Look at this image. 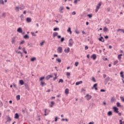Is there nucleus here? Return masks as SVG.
Returning a JSON list of instances; mask_svg holds the SVG:
<instances>
[{
  "instance_id": "nucleus-1",
  "label": "nucleus",
  "mask_w": 124,
  "mask_h": 124,
  "mask_svg": "<svg viewBox=\"0 0 124 124\" xmlns=\"http://www.w3.org/2000/svg\"><path fill=\"white\" fill-rule=\"evenodd\" d=\"M74 43V42L73 41V40L72 39H70L69 40V44L68 45L70 47H72V46H73V44Z\"/></svg>"
},
{
  "instance_id": "nucleus-2",
  "label": "nucleus",
  "mask_w": 124,
  "mask_h": 124,
  "mask_svg": "<svg viewBox=\"0 0 124 124\" xmlns=\"http://www.w3.org/2000/svg\"><path fill=\"white\" fill-rule=\"evenodd\" d=\"M16 38H17L16 37H14L11 39V43L12 44H15V42H16Z\"/></svg>"
},
{
  "instance_id": "nucleus-3",
  "label": "nucleus",
  "mask_w": 124,
  "mask_h": 124,
  "mask_svg": "<svg viewBox=\"0 0 124 124\" xmlns=\"http://www.w3.org/2000/svg\"><path fill=\"white\" fill-rule=\"evenodd\" d=\"M110 80V77H108L106 78H105V84L106 85L108 83V81Z\"/></svg>"
},
{
  "instance_id": "nucleus-4",
  "label": "nucleus",
  "mask_w": 124,
  "mask_h": 124,
  "mask_svg": "<svg viewBox=\"0 0 124 124\" xmlns=\"http://www.w3.org/2000/svg\"><path fill=\"white\" fill-rule=\"evenodd\" d=\"M97 87V83L94 84L93 86V87L92 88V90H93V89H95V91H97L98 89Z\"/></svg>"
},
{
  "instance_id": "nucleus-5",
  "label": "nucleus",
  "mask_w": 124,
  "mask_h": 124,
  "mask_svg": "<svg viewBox=\"0 0 124 124\" xmlns=\"http://www.w3.org/2000/svg\"><path fill=\"white\" fill-rule=\"evenodd\" d=\"M113 109L114 112H115V113H119V108H117L116 107H114L113 108Z\"/></svg>"
},
{
  "instance_id": "nucleus-6",
  "label": "nucleus",
  "mask_w": 124,
  "mask_h": 124,
  "mask_svg": "<svg viewBox=\"0 0 124 124\" xmlns=\"http://www.w3.org/2000/svg\"><path fill=\"white\" fill-rule=\"evenodd\" d=\"M85 97H87V100H90L92 98V96L89 94H87Z\"/></svg>"
},
{
  "instance_id": "nucleus-7",
  "label": "nucleus",
  "mask_w": 124,
  "mask_h": 124,
  "mask_svg": "<svg viewBox=\"0 0 124 124\" xmlns=\"http://www.w3.org/2000/svg\"><path fill=\"white\" fill-rule=\"evenodd\" d=\"M58 53H62V47H59L58 48Z\"/></svg>"
},
{
  "instance_id": "nucleus-8",
  "label": "nucleus",
  "mask_w": 124,
  "mask_h": 124,
  "mask_svg": "<svg viewBox=\"0 0 124 124\" xmlns=\"http://www.w3.org/2000/svg\"><path fill=\"white\" fill-rule=\"evenodd\" d=\"M70 51V48L69 47H67V49H65L64 50V52L65 53H66L67 54H68V53H69Z\"/></svg>"
},
{
  "instance_id": "nucleus-9",
  "label": "nucleus",
  "mask_w": 124,
  "mask_h": 124,
  "mask_svg": "<svg viewBox=\"0 0 124 124\" xmlns=\"http://www.w3.org/2000/svg\"><path fill=\"white\" fill-rule=\"evenodd\" d=\"M110 101L111 103H114L116 101V98L115 97H111Z\"/></svg>"
},
{
  "instance_id": "nucleus-10",
  "label": "nucleus",
  "mask_w": 124,
  "mask_h": 124,
  "mask_svg": "<svg viewBox=\"0 0 124 124\" xmlns=\"http://www.w3.org/2000/svg\"><path fill=\"white\" fill-rule=\"evenodd\" d=\"M17 32H19L20 33H22L23 32V30H22L21 28H18L17 30Z\"/></svg>"
},
{
  "instance_id": "nucleus-11",
  "label": "nucleus",
  "mask_w": 124,
  "mask_h": 124,
  "mask_svg": "<svg viewBox=\"0 0 124 124\" xmlns=\"http://www.w3.org/2000/svg\"><path fill=\"white\" fill-rule=\"evenodd\" d=\"M53 77V76L52 75H48L47 76H46V79L48 81V80H49V79H50V78H52Z\"/></svg>"
},
{
  "instance_id": "nucleus-12",
  "label": "nucleus",
  "mask_w": 124,
  "mask_h": 124,
  "mask_svg": "<svg viewBox=\"0 0 124 124\" xmlns=\"http://www.w3.org/2000/svg\"><path fill=\"white\" fill-rule=\"evenodd\" d=\"M26 21L28 23H31V17H27Z\"/></svg>"
},
{
  "instance_id": "nucleus-13",
  "label": "nucleus",
  "mask_w": 124,
  "mask_h": 124,
  "mask_svg": "<svg viewBox=\"0 0 124 124\" xmlns=\"http://www.w3.org/2000/svg\"><path fill=\"white\" fill-rule=\"evenodd\" d=\"M110 23V20L108 19H107L105 20V23L107 24V25H109Z\"/></svg>"
},
{
  "instance_id": "nucleus-14",
  "label": "nucleus",
  "mask_w": 124,
  "mask_h": 124,
  "mask_svg": "<svg viewBox=\"0 0 124 124\" xmlns=\"http://www.w3.org/2000/svg\"><path fill=\"white\" fill-rule=\"evenodd\" d=\"M119 31H121V32H123V33H124V29H118L117 30V32H119Z\"/></svg>"
},
{
  "instance_id": "nucleus-15",
  "label": "nucleus",
  "mask_w": 124,
  "mask_h": 124,
  "mask_svg": "<svg viewBox=\"0 0 124 124\" xmlns=\"http://www.w3.org/2000/svg\"><path fill=\"white\" fill-rule=\"evenodd\" d=\"M58 34H59V33L57 32H54L53 33V38H55L56 37V36H58Z\"/></svg>"
},
{
  "instance_id": "nucleus-16",
  "label": "nucleus",
  "mask_w": 124,
  "mask_h": 124,
  "mask_svg": "<svg viewBox=\"0 0 124 124\" xmlns=\"http://www.w3.org/2000/svg\"><path fill=\"white\" fill-rule=\"evenodd\" d=\"M101 2H100L96 6V8H97V9H99V8H100V6H101Z\"/></svg>"
},
{
  "instance_id": "nucleus-17",
  "label": "nucleus",
  "mask_w": 124,
  "mask_h": 124,
  "mask_svg": "<svg viewBox=\"0 0 124 124\" xmlns=\"http://www.w3.org/2000/svg\"><path fill=\"white\" fill-rule=\"evenodd\" d=\"M65 94H68L69 93V89H66L65 90Z\"/></svg>"
},
{
  "instance_id": "nucleus-18",
  "label": "nucleus",
  "mask_w": 124,
  "mask_h": 124,
  "mask_svg": "<svg viewBox=\"0 0 124 124\" xmlns=\"http://www.w3.org/2000/svg\"><path fill=\"white\" fill-rule=\"evenodd\" d=\"M41 86H42V87H44V86H46V83H45V82L41 81Z\"/></svg>"
},
{
  "instance_id": "nucleus-19",
  "label": "nucleus",
  "mask_w": 124,
  "mask_h": 124,
  "mask_svg": "<svg viewBox=\"0 0 124 124\" xmlns=\"http://www.w3.org/2000/svg\"><path fill=\"white\" fill-rule=\"evenodd\" d=\"M103 31H104V32L108 31V28H107V27H105L103 29Z\"/></svg>"
},
{
  "instance_id": "nucleus-20",
  "label": "nucleus",
  "mask_w": 124,
  "mask_h": 124,
  "mask_svg": "<svg viewBox=\"0 0 124 124\" xmlns=\"http://www.w3.org/2000/svg\"><path fill=\"white\" fill-rule=\"evenodd\" d=\"M91 58H92L93 60H95V59H96V54L92 55V56H91Z\"/></svg>"
},
{
  "instance_id": "nucleus-21",
  "label": "nucleus",
  "mask_w": 124,
  "mask_h": 124,
  "mask_svg": "<svg viewBox=\"0 0 124 124\" xmlns=\"http://www.w3.org/2000/svg\"><path fill=\"white\" fill-rule=\"evenodd\" d=\"M7 122H11V119L10 118V117H9V116H7L6 123H7Z\"/></svg>"
},
{
  "instance_id": "nucleus-22",
  "label": "nucleus",
  "mask_w": 124,
  "mask_h": 124,
  "mask_svg": "<svg viewBox=\"0 0 124 124\" xmlns=\"http://www.w3.org/2000/svg\"><path fill=\"white\" fill-rule=\"evenodd\" d=\"M19 114L18 113H16L15 116V119H19Z\"/></svg>"
},
{
  "instance_id": "nucleus-23",
  "label": "nucleus",
  "mask_w": 124,
  "mask_h": 124,
  "mask_svg": "<svg viewBox=\"0 0 124 124\" xmlns=\"http://www.w3.org/2000/svg\"><path fill=\"white\" fill-rule=\"evenodd\" d=\"M67 31V32H70V34H71V33H72V31H71V28H68Z\"/></svg>"
},
{
  "instance_id": "nucleus-24",
  "label": "nucleus",
  "mask_w": 124,
  "mask_h": 124,
  "mask_svg": "<svg viewBox=\"0 0 124 124\" xmlns=\"http://www.w3.org/2000/svg\"><path fill=\"white\" fill-rule=\"evenodd\" d=\"M83 83V81H80L79 82H76V86H78V85H80V84H82Z\"/></svg>"
},
{
  "instance_id": "nucleus-25",
  "label": "nucleus",
  "mask_w": 124,
  "mask_h": 124,
  "mask_svg": "<svg viewBox=\"0 0 124 124\" xmlns=\"http://www.w3.org/2000/svg\"><path fill=\"white\" fill-rule=\"evenodd\" d=\"M0 4H2V5H4V1L3 0H0Z\"/></svg>"
},
{
  "instance_id": "nucleus-26",
  "label": "nucleus",
  "mask_w": 124,
  "mask_h": 124,
  "mask_svg": "<svg viewBox=\"0 0 124 124\" xmlns=\"http://www.w3.org/2000/svg\"><path fill=\"white\" fill-rule=\"evenodd\" d=\"M34 61H36V58L33 57L31 59V62H34Z\"/></svg>"
},
{
  "instance_id": "nucleus-27",
  "label": "nucleus",
  "mask_w": 124,
  "mask_h": 124,
  "mask_svg": "<svg viewBox=\"0 0 124 124\" xmlns=\"http://www.w3.org/2000/svg\"><path fill=\"white\" fill-rule=\"evenodd\" d=\"M45 79V77H43L42 78H40L39 81H41V82H42Z\"/></svg>"
},
{
  "instance_id": "nucleus-28",
  "label": "nucleus",
  "mask_w": 124,
  "mask_h": 124,
  "mask_svg": "<svg viewBox=\"0 0 124 124\" xmlns=\"http://www.w3.org/2000/svg\"><path fill=\"white\" fill-rule=\"evenodd\" d=\"M25 86L26 90H27L28 91H30V88H29V86L28 85V84H25Z\"/></svg>"
},
{
  "instance_id": "nucleus-29",
  "label": "nucleus",
  "mask_w": 124,
  "mask_h": 124,
  "mask_svg": "<svg viewBox=\"0 0 124 124\" xmlns=\"http://www.w3.org/2000/svg\"><path fill=\"white\" fill-rule=\"evenodd\" d=\"M24 38H25V39H28L30 38V37L29 36V35H28V34H26L24 36Z\"/></svg>"
},
{
  "instance_id": "nucleus-30",
  "label": "nucleus",
  "mask_w": 124,
  "mask_h": 124,
  "mask_svg": "<svg viewBox=\"0 0 124 124\" xmlns=\"http://www.w3.org/2000/svg\"><path fill=\"white\" fill-rule=\"evenodd\" d=\"M116 105L117 107H122V105H121V104L119 102H117Z\"/></svg>"
},
{
  "instance_id": "nucleus-31",
  "label": "nucleus",
  "mask_w": 124,
  "mask_h": 124,
  "mask_svg": "<svg viewBox=\"0 0 124 124\" xmlns=\"http://www.w3.org/2000/svg\"><path fill=\"white\" fill-rule=\"evenodd\" d=\"M108 116H112V111H108Z\"/></svg>"
},
{
  "instance_id": "nucleus-32",
  "label": "nucleus",
  "mask_w": 124,
  "mask_h": 124,
  "mask_svg": "<svg viewBox=\"0 0 124 124\" xmlns=\"http://www.w3.org/2000/svg\"><path fill=\"white\" fill-rule=\"evenodd\" d=\"M92 81H93V82H94V83H95V82H96V80H95V78H94V77H92Z\"/></svg>"
},
{
  "instance_id": "nucleus-33",
  "label": "nucleus",
  "mask_w": 124,
  "mask_h": 124,
  "mask_svg": "<svg viewBox=\"0 0 124 124\" xmlns=\"http://www.w3.org/2000/svg\"><path fill=\"white\" fill-rule=\"evenodd\" d=\"M15 10L16 11V12H19V7H16L15 8Z\"/></svg>"
},
{
  "instance_id": "nucleus-34",
  "label": "nucleus",
  "mask_w": 124,
  "mask_h": 124,
  "mask_svg": "<svg viewBox=\"0 0 124 124\" xmlns=\"http://www.w3.org/2000/svg\"><path fill=\"white\" fill-rule=\"evenodd\" d=\"M56 61L58 62H62V60L60 59V58H57Z\"/></svg>"
},
{
  "instance_id": "nucleus-35",
  "label": "nucleus",
  "mask_w": 124,
  "mask_h": 124,
  "mask_svg": "<svg viewBox=\"0 0 124 124\" xmlns=\"http://www.w3.org/2000/svg\"><path fill=\"white\" fill-rule=\"evenodd\" d=\"M16 98L17 100H20V95H16Z\"/></svg>"
},
{
  "instance_id": "nucleus-36",
  "label": "nucleus",
  "mask_w": 124,
  "mask_h": 124,
  "mask_svg": "<svg viewBox=\"0 0 124 124\" xmlns=\"http://www.w3.org/2000/svg\"><path fill=\"white\" fill-rule=\"evenodd\" d=\"M20 85H24V81L23 80H20L19 81Z\"/></svg>"
},
{
  "instance_id": "nucleus-37",
  "label": "nucleus",
  "mask_w": 124,
  "mask_h": 124,
  "mask_svg": "<svg viewBox=\"0 0 124 124\" xmlns=\"http://www.w3.org/2000/svg\"><path fill=\"white\" fill-rule=\"evenodd\" d=\"M55 104V102H54V101H52L51 102V105H50V107H53V105H54Z\"/></svg>"
},
{
  "instance_id": "nucleus-38",
  "label": "nucleus",
  "mask_w": 124,
  "mask_h": 124,
  "mask_svg": "<svg viewBox=\"0 0 124 124\" xmlns=\"http://www.w3.org/2000/svg\"><path fill=\"white\" fill-rule=\"evenodd\" d=\"M60 30V28H55L53 29V31H59Z\"/></svg>"
},
{
  "instance_id": "nucleus-39",
  "label": "nucleus",
  "mask_w": 124,
  "mask_h": 124,
  "mask_svg": "<svg viewBox=\"0 0 124 124\" xmlns=\"http://www.w3.org/2000/svg\"><path fill=\"white\" fill-rule=\"evenodd\" d=\"M58 83H63V79L61 78V79L59 80Z\"/></svg>"
},
{
  "instance_id": "nucleus-40",
  "label": "nucleus",
  "mask_w": 124,
  "mask_h": 124,
  "mask_svg": "<svg viewBox=\"0 0 124 124\" xmlns=\"http://www.w3.org/2000/svg\"><path fill=\"white\" fill-rule=\"evenodd\" d=\"M118 62H119V61H115L113 63L114 65H116V64H118Z\"/></svg>"
},
{
  "instance_id": "nucleus-41",
  "label": "nucleus",
  "mask_w": 124,
  "mask_h": 124,
  "mask_svg": "<svg viewBox=\"0 0 124 124\" xmlns=\"http://www.w3.org/2000/svg\"><path fill=\"white\" fill-rule=\"evenodd\" d=\"M46 111H47V109H45V114H44V115H45V116H47V115H48V113H47V112H46Z\"/></svg>"
},
{
  "instance_id": "nucleus-42",
  "label": "nucleus",
  "mask_w": 124,
  "mask_h": 124,
  "mask_svg": "<svg viewBox=\"0 0 124 124\" xmlns=\"http://www.w3.org/2000/svg\"><path fill=\"white\" fill-rule=\"evenodd\" d=\"M31 34L32 35V36H36V34L34 33L33 32H31Z\"/></svg>"
},
{
  "instance_id": "nucleus-43",
  "label": "nucleus",
  "mask_w": 124,
  "mask_h": 124,
  "mask_svg": "<svg viewBox=\"0 0 124 124\" xmlns=\"http://www.w3.org/2000/svg\"><path fill=\"white\" fill-rule=\"evenodd\" d=\"M103 78H104V79H105L107 77V75L105 74L103 75Z\"/></svg>"
},
{
  "instance_id": "nucleus-44",
  "label": "nucleus",
  "mask_w": 124,
  "mask_h": 124,
  "mask_svg": "<svg viewBox=\"0 0 124 124\" xmlns=\"http://www.w3.org/2000/svg\"><path fill=\"white\" fill-rule=\"evenodd\" d=\"M64 7H60V8H59V10H61L62 11V10H63Z\"/></svg>"
},
{
  "instance_id": "nucleus-45",
  "label": "nucleus",
  "mask_w": 124,
  "mask_h": 124,
  "mask_svg": "<svg viewBox=\"0 0 124 124\" xmlns=\"http://www.w3.org/2000/svg\"><path fill=\"white\" fill-rule=\"evenodd\" d=\"M78 1H80V0H75V1H74V3L77 4Z\"/></svg>"
},
{
  "instance_id": "nucleus-46",
  "label": "nucleus",
  "mask_w": 124,
  "mask_h": 124,
  "mask_svg": "<svg viewBox=\"0 0 124 124\" xmlns=\"http://www.w3.org/2000/svg\"><path fill=\"white\" fill-rule=\"evenodd\" d=\"M87 16H88V17H89L90 18H92V17H93V15L92 14H89L87 15Z\"/></svg>"
},
{
  "instance_id": "nucleus-47",
  "label": "nucleus",
  "mask_w": 124,
  "mask_h": 124,
  "mask_svg": "<svg viewBox=\"0 0 124 124\" xmlns=\"http://www.w3.org/2000/svg\"><path fill=\"white\" fill-rule=\"evenodd\" d=\"M3 106V104L2 103V102H1L0 101V107H2Z\"/></svg>"
},
{
  "instance_id": "nucleus-48",
  "label": "nucleus",
  "mask_w": 124,
  "mask_h": 124,
  "mask_svg": "<svg viewBox=\"0 0 124 124\" xmlns=\"http://www.w3.org/2000/svg\"><path fill=\"white\" fill-rule=\"evenodd\" d=\"M45 42H42L41 43H40V46H43V45L44 44Z\"/></svg>"
},
{
  "instance_id": "nucleus-49",
  "label": "nucleus",
  "mask_w": 124,
  "mask_h": 124,
  "mask_svg": "<svg viewBox=\"0 0 124 124\" xmlns=\"http://www.w3.org/2000/svg\"><path fill=\"white\" fill-rule=\"evenodd\" d=\"M66 75H67V77H69V76H70V73L67 72L66 73Z\"/></svg>"
},
{
  "instance_id": "nucleus-50",
  "label": "nucleus",
  "mask_w": 124,
  "mask_h": 124,
  "mask_svg": "<svg viewBox=\"0 0 124 124\" xmlns=\"http://www.w3.org/2000/svg\"><path fill=\"white\" fill-rule=\"evenodd\" d=\"M20 19L22 20H23V14L21 15V16H20Z\"/></svg>"
},
{
  "instance_id": "nucleus-51",
  "label": "nucleus",
  "mask_w": 124,
  "mask_h": 124,
  "mask_svg": "<svg viewBox=\"0 0 124 124\" xmlns=\"http://www.w3.org/2000/svg\"><path fill=\"white\" fill-rule=\"evenodd\" d=\"M99 41H101V42H104V40H102V39H101L100 38L98 39Z\"/></svg>"
},
{
  "instance_id": "nucleus-52",
  "label": "nucleus",
  "mask_w": 124,
  "mask_h": 124,
  "mask_svg": "<svg viewBox=\"0 0 124 124\" xmlns=\"http://www.w3.org/2000/svg\"><path fill=\"white\" fill-rule=\"evenodd\" d=\"M78 64H79V62H76L75 64V66H78Z\"/></svg>"
},
{
  "instance_id": "nucleus-53",
  "label": "nucleus",
  "mask_w": 124,
  "mask_h": 124,
  "mask_svg": "<svg viewBox=\"0 0 124 124\" xmlns=\"http://www.w3.org/2000/svg\"><path fill=\"white\" fill-rule=\"evenodd\" d=\"M118 60H119V61H121V60H122V57L120 56V55L118 56Z\"/></svg>"
},
{
  "instance_id": "nucleus-54",
  "label": "nucleus",
  "mask_w": 124,
  "mask_h": 124,
  "mask_svg": "<svg viewBox=\"0 0 124 124\" xmlns=\"http://www.w3.org/2000/svg\"><path fill=\"white\" fill-rule=\"evenodd\" d=\"M63 41H64V38L62 37L61 38V42H62Z\"/></svg>"
},
{
  "instance_id": "nucleus-55",
  "label": "nucleus",
  "mask_w": 124,
  "mask_h": 124,
  "mask_svg": "<svg viewBox=\"0 0 124 124\" xmlns=\"http://www.w3.org/2000/svg\"><path fill=\"white\" fill-rule=\"evenodd\" d=\"M121 100L124 102V97H120Z\"/></svg>"
},
{
  "instance_id": "nucleus-56",
  "label": "nucleus",
  "mask_w": 124,
  "mask_h": 124,
  "mask_svg": "<svg viewBox=\"0 0 124 124\" xmlns=\"http://www.w3.org/2000/svg\"><path fill=\"white\" fill-rule=\"evenodd\" d=\"M1 16L2 17H5V13H3Z\"/></svg>"
},
{
  "instance_id": "nucleus-57",
  "label": "nucleus",
  "mask_w": 124,
  "mask_h": 124,
  "mask_svg": "<svg viewBox=\"0 0 124 124\" xmlns=\"http://www.w3.org/2000/svg\"><path fill=\"white\" fill-rule=\"evenodd\" d=\"M123 74H124V73L123 72H121L120 73V75H121L122 77H123V78H124V75Z\"/></svg>"
},
{
  "instance_id": "nucleus-58",
  "label": "nucleus",
  "mask_w": 124,
  "mask_h": 124,
  "mask_svg": "<svg viewBox=\"0 0 124 124\" xmlns=\"http://www.w3.org/2000/svg\"><path fill=\"white\" fill-rule=\"evenodd\" d=\"M24 43H25V41L22 40V41L20 42V44H24Z\"/></svg>"
},
{
  "instance_id": "nucleus-59",
  "label": "nucleus",
  "mask_w": 124,
  "mask_h": 124,
  "mask_svg": "<svg viewBox=\"0 0 124 124\" xmlns=\"http://www.w3.org/2000/svg\"><path fill=\"white\" fill-rule=\"evenodd\" d=\"M75 32H76V33H77V34H79V31H77V30H76V31H75Z\"/></svg>"
},
{
  "instance_id": "nucleus-60",
  "label": "nucleus",
  "mask_w": 124,
  "mask_h": 124,
  "mask_svg": "<svg viewBox=\"0 0 124 124\" xmlns=\"http://www.w3.org/2000/svg\"><path fill=\"white\" fill-rule=\"evenodd\" d=\"M89 49V47L88 46H86L85 47V50H88Z\"/></svg>"
},
{
  "instance_id": "nucleus-61",
  "label": "nucleus",
  "mask_w": 124,
  "mask_h": 124,
  "mask_svg": "<svg viewBox=\"0 0 124 124\" xmlns=\"http://www.w3.org/2000/svg\"><path fill=\"white\" fill-rule=\"evenodd\" d=\"M72 15H75L76 14V13L75 12H73L72 13Z\"/></svg>"
},
{
  "instance_id": "nucleus-62",
  "label": "nucleus",
  "mask_w": 124,
  "mask_h": 124,
  "mask_svg": "<svg viewBox=\"0 0 124 124\" xmlns=\"http://www.w3.org/2000/svg\"><path fill=\"white\" fill-rule=\"evenodd\" d=\"M100 92H105V90H104V89H101V90H100Z\"/></svg>"
},
{
  "instance_id": "nucleus-63",
  "label": "nucleus",
  "mask_w": 124,
  "mask_h": 124,
  "mask_svg": "<svg viewBox=\"0 0 124 124\" xmlns=\"http://www.w3.org/2000/svg\"><path fill=\"white\" fill-rule=\"evenodd\" d=\"M89 124H94V122H90Z\"/></svg>"
},
{
  "instance_id": "nucleus-64",
  "label": "nucleus",
  "mask_w": 124,
  "mask_h": 124,
  "mask_svg": "<svg viewBox=\"0 0 124 124\" xmlns=\"http://www.w3.org/2000/svg\"><path fill=\"white\" fill-rule=\"evenodd\" d=\"M119 122L120 123V124H123V121L121 120H119Z\"/></svg>"
}]
</instances>
